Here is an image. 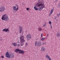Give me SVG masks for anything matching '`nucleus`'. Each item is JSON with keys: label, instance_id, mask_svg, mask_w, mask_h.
Listing matches in <instances>:
<instances>
[{"label": "nucleus", "instance_id": "f257e3e1", "mask_svg": "<svg viewBox=\"0 0 60 60\" xmlns=\"http://www.w3.org/2000/svg\"><path fill=\"white\" fill-rule=\"evenodd\" d=\"M35 6L34 7V9L35 11H41L43 8H45V5L43 3H42L41 0H39L38 3L35 5Z\"/></svg>", "mask_w": 60, "mask_h": 60}, {"label": "nucleus", "instance_id": "f03ea898", "mask_svg": "<svg viewBox=\"0 0 60 60\" xmlns=\"http://www.w3.org/2000/svg\"><path fill=\"white\" fill-rule=\"evenodd\" d=\"M5 56L9 58H12L14 56V55L13 53H11L10 54L8 52L6 53Z\"/></svg>", "mask_w": 60, "mask_h": 60}, {"label": "nucleus", "instance_id": "7ed1b4c3", "mask_svg": "<svg viewBox=\"0 0 60 60\" xmlns=\"http://www.w3.org/2000/svg\"><path fill=\"white\" fill-rule=\"evenodd\" d=\"M1 19L2 20L7 21V20L9 19V17L8 15L5 14L2 16Z\"/></svg>", "mask_w": 60, "mask_h": 60}, {"label": "nucleus", "instance_id": "20e7f679", "mask_svg": "<svg viewBox=\"0 0 60 60\" xmlns=\"http://www.w3.org/2000/svg\"><path fill=\"white\" fill-rule=\"evenodd\" d=\"M20 42H21L20 44L21 46H23L24 45V43L23 42H25V40H24V37L23 35L20 38Z\"/></svg>", "mask_w": 60, "mask_h": 60}, {"label": "nucleus", "instance_id": "39448f33", "mask_svg": "<svg viewBox=\"0 0 60 60\" xmlns=\"http://www.w3.org/2000/svg\"><path fill=\"white\" fill-rule=\"evenodd\" d=\"M15 6H13V11H14V12H16L19 9V6L17 4H16L15 5Z\"/></svg>", "mask_w": 60, "mask_h": 60}, {"label": "nucleus", "instance_id": "423d86ee", "mask_svg": "<svg viewBox=\"0 0 60 60\" xmlns=\"http://www.w3.org/2000/svg\"><path fill=\"white\" fill-rule=\"evenodd\" d=\"M41 45V42H40V41H36L35 43V46L36 47H40Z\"/></svg>", "mask_w": 60, "mask_h": 60}, {"label": "nucleus", "instance_id": "0eeeda50", "mask_svg": "<svg viewBox=\"0 0 60 60\" xmlns=\"http://www.w3.org/2000/svg\"><path fill=\"white\" fill-rule=\"evenodd\" d=\"M5 7L4 6H1L0 8V12H4L5 11Z\"/></svg>", "mask_w": 60, "mask_h": 60}, {"label": "nucleus", "instance_id": "6e6552de", "mask_svg": "<svg viewBox=\"0 0 60 60\" xmlns=\"http://www.w3.org/2000/svg\"><path fill=\"white\" fill-rule=\"evenodd\" d=\"M32 35L30 34H28L26 36V38L28 41L31 38Z\"/></svg>", "mask_w": 60, "mask_h": 60}, {"label": "nucleus", "instance_id": "1a4fd4ad", "mask_svg": "<svg viewBox=\"0 0 60 60\" xmlns=\"http://www.w3.org/2000/svg\"><path fill=\"white\" fill-rule=\"evenodd\" d=\"M9 29L7 28L6 29V28H5L2 30L3 32H9Z\"/></svg>", "mask_w": 60, "mask_h": 60}, {"label": "nucleus", "instance_id": "9d476101", "mask_svg": "<svg viewBox=\"0 0 60 60\" xmlns=\"http://www.w3.org/2000/svg\"><path fill=\"white\" fill-rule=\"evenodd\" d=\"M25 52L23 50H20V51L19 52V54H20L21 53L22 54H23Z\"/></svg>", "mask_w": 60, "mask_h": 60}, {"label": "nucleus", "instance_id": "9b49d317", "mask_svg": "<svg viewBox=\"0 0 60 60\" xmlns=\"http://www.w3.org/2000/svg\"><path fill=\"white\" fill-rule=\"evenodd\" d=\"M19 27L20 29L19 33H20V34H21V32H22V27L21 26H19Z\"/></svg>", "mask_w": 60, "mask_h": 60}, {"label": "nucleus", "instance_id": "f8f14e48", "mask_svg": "<svg viewBox=\"0 0 60 60\" xmlns=\"http://www.w3.org/2000/svg\"><path fill=\"white\" fill-rule=\"evenodd\" d=\"M54 10L53 9H52L50 11V13L49 15V16H50L53 13V11Z\"/></svg>", "mask_w": 60, "mask_h": 60}, {"label": "nucleus", "instance_id": "ddd939ff", "mask_svg": "<svg viewBox=\"0 0 60 60\" xmlns=\"http://www.w3.org/2000/svg\"><path fill=\"white\" fill-rule=\"evenodd\" d=\"M45 57L47 59H49V60H51V59L50 58L49 56L48 55L46 56Z\"/></svg>", "mask_w": 60, "mask_h": 60}, {"label": "nucleus", "instance_id": "4468645a", "mask_svg": "<svg viewBox=\"0 0 60 60\" xmlns=\"http://www.w3.org/2000/svg\"><path fill=\"white\" fill-rule=\"evenodd\" d=\"M20 51V50L19 49H17L15 50V52H16V53H18V52H19H19Z\"/></svg>", "mask_w": 60, "mask_h": 60}, {"label": "nucleus", "instance_id": "2eb2a0df", "mask_svg": "<svg viewBox=\"0 0 60 60\" xmlns=\"http://www.w3.org/2000/svg\"><path fill=\"white\" fill-rule=\"evenodd\" d=\"M45 50V48L44 47H42L41 49V50L42 51H44Z\"/></svg>", "mask_w": 60, "mask_h": 60}, {"label": "nucleus", "instance_id": "dca6fc26", "mask_svg": "<svg viewBox=\"0 0 60 60\" xmlns=\"http://www.w3.org/2000/svg\"><path fill=\"white\" fill-rule=\"evenodd\" d=\"M12 45H13L14 46H17V44L15 43H12Z\"/></svg>", "mask_w": 60, "mask_h": 60}, {"label": "nucleus", "instance_id": "f3484780", "mask_svg": "<svg viewBox=\"0 0 60 60\" xmlns=\"http://www.w3.org/2000/svg\"><path fill=\"white\" fill-rule=\"evenodd\" d=\"M42 29L41 28H38V30L39 31H41L42 30Z\"/></svg>", "mask_w": 60, "mask_h": 60}, {"label": "nucleus", "instance_id": "a211bd4d", "mask_svg": "<svg viewBox=\"0 0 60 60\" xmlns=\"http://www.w3.org/2000/svg\"><path fill=\"white\" fill-rule=\"evenodd\" d=\"M45 39V38H42L41 39V41H43Z\"/></svg>", "mask_w": 60, "mask_h": 60}, {"label": "nucleus", "instance_id": "6ab92c4d", "mask_svg": "<svg viewBox=\"0 0 60 60\" xmlns=\"http://www.w3.org/2000/svg\"><path fill=\"white\" fill-rule=\"evenodd\" d=\"M56 36H57V37H59V36H60V34L59 33H57Z\"/></svg>", "mask_w": 60, "mask_h": 60}, {"label": "nucleus", "instance_id": "aec40b11", "mask_svg": "<svg viewBox=\"0 0 60 60\" xmlns=\"http://www.w3.org/2000/svg\"><path fill=\"white\" fill-rule=\"evenodd\" d=\"M49 24H50V25H51V24H52L51 22V21H49Z\"/></svg>", "mask_w": 60, "mask_h": 60}, {"label": "nucleus", "instance_id": "412c9836", "mask_svg": "<svg viewBox=\"0 0 60 60\" xmlns=\"http://www.w3.org/2000/svg\"><path fill=\"white\" fill-rule=\"evenodd\" d=\"M46 26V23H45L43 25V27H44L45 26Z\"/></svg>", "mask_w": 60, "mask_h": 60}, {"label": "nucleus", "instance_id": "4be33fe9", "mask_svg": "<svg viewBox=\"0 0 60 60\" xmlns=\"http://www.w3.org/2000/svg\"><path fill=\"white\" fill-rule=\"evenodd\" d=\"M26 10H27V11H29V10H30V8H26Z\"/></svg>", "mask_w": 60, "mask_h": 60}, {"label": "nucleus", "instance_id": "5701e85b", "mask_svg": "<svg viewBox=\"0 0 60 60\" xmlns=\"http://www.w3.org/2000/svg\"><path fill=\"white\" fill-rule=\"evenodd\" d=\"M1 58H4V56H1Z\"/></svg>", "mask_w": 60, "mask_h": 60}, {"label": "nucleus", "instance_id": "b1692460", "mask_svg": "<svg viewBox=\"0 0 60 60\" xmlns=\"http://www.w3.org/2000/svg\"><path fill=\"white\" fill-rule=\"evenodd\" d=\"M27 45H28V43H26L25 44V45L26 46H27Z\"/></svg>", "mask_w": 60, "mask_h": 60}, {"label": "nucleus", "instance_id": "393cba45", "mask_svg": "<svg viewBox=\"0 0 60 60\" xmlns=\"http://www.w3.org/2000/svg\"><path fill=\"white\" fill-rule=\"evenodd\" d=\"M43 36V34L41 33V37H42Z\"/></svg>", "mask_w": 60, "mask_h": 60}, {"label": "nucleus", "instance_id": "a878e982", "mask_svg": "<svg viewBox=\"0 0 60 60\" xmlns=\"http://www.w3.org/2000/svg\"><path fill=\"white\" fill-rule=\"evenodd\" d=\"M57 16L58 17H58H59V14H57Z\"/></svg>", "mask_w": 60, "mask_h": 60}, {"label": "nucleus", "instance_id": "bb28decb", "mask_svg": "<svg viewBox=\"0 0 60 60\" xmlns=\"http://www.w3.org/2000/svg\"><path fill=\"white\" fill-rule=\"evenodd\" d=\"M19 47V46H20V45L19 44H18L17 45Z\"/></svg>", "mask_w": 60, "mask_h": 60}, {"label": "nucleus", "instance_id": "cd10ccee", "mask_svg": "<svg viewBox=\"0 0 60 60\" xmlns=\"http://www.w3.org/2000/svg\"><path fill=\"white\" fill-rule=\"evenodd\" d=\"M50 26H51V29H52V27L51 26V25H50Z\"/></svg>", "mask_w": 60, "mask_h": 60}, {"label": "nucleus", "instance_id": "c85d7f7f", "mask_svg": "<svg viewBox=\"0 0 60 60\" xmlns=\"http://www.w3.org/2000/svg\"><path fill=\"white\" fill-rule=\"evenodd\" d=\"M44 44H46V43H43L42 44V45H44Z\"/></svg>", "mask_w": 60, "mask_h": 60}, {"label": "nucleus", "instance_id": "c756f323", "mask_svg": "<svg viewBox=\"0 0 60 60\" xmlns=\"http://www.w3.org/2000/svg\"><path fill=\"white\" fill-rule=\"evenodd\" d=\"M17 43H19V41H18L17 42Z\"/></svg>", "mask_w": 60, "mask_h": 60}, {"label": "nucleus", "instance_id": "7c9ffc66", "mask_svg": "<svg viewBox=\"0 0 60 60\" xmlns=\"http://www.w3.org/2000/svg\"><path fill=\"white\" fill-rule=\"evenodd\" d=\"M47 36H49V34H48L47 35Z\"/></svg>", "mask_w": 60, "mask_h": 60}, {"label": "nucleus", "instance_id": "2f4dec72", "mask_svg": "<svg viewBox=\"0 0 60 60\" xmlns=\"http://www.w3.org/2000/svg\"><path fill=\"white\" fill-rule=\"evenodd\" d=\"M1 59V57H0V59Z\"/></svg>", "mask_w": 60, "mask_h": 60}, {"label": "nucleus", "instance_id": "473e14b6", "mask_svg": "<svg viewBox=\"0 0 60 60\" xmlns=\"http://www.w3.org/2000/svg\"><path fill=\"white\" fill-rule=\"evenodd\" d=\"M26 32H27V31H26Z\"/></svg>", "mask_w": 60, "mask_h": 60}]
</instances>
